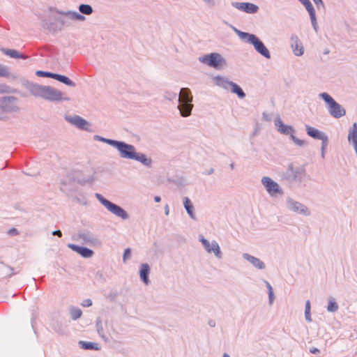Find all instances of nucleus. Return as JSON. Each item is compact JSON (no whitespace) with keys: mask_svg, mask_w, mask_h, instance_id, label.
<instances>
[{"mask_svg":"<svg viewBox=\"0 0 357 357\" xmlns=\"http://www.w3.org/2000/svg\"><path fill=\"white\" fill-rule=\"evenodd\" d=\"M27 89L33 96L41 98L50 102L69 100L68 98L63 97V93L59 90L50 86H43L33 82H29L27 84Z\"/></svg>","mask_w":357,"mask_h":357,"instance_id":"nucleus-1","label":"nucleus"},{"mask_svg":"<svg viewBox=\"0 0 357 357\" xmlns=\"http://www.w3.org/2000/svg\"><path fill=\"white\" fill-rule=\"evenodd\" d=\"M223 23L229 26L241 40H244L246 43L252 45L257 52L267 59H271V53L269 50L256 35L241 31L231 24H229L226 21H223Z\"/></svg>","mask_w":357,"mask_h":357,"instance_id":"nucleus-2","label":"nucleus"},{"mask_svg":"<svg viewBox=\"0 0 357 357\" xmlns=\"http://www.w3.org/2000/svg\"><path fill=\"white\" fill-rule=\"evenodd\" d=\"M319 98L326 103L329 114L335 118L340 119L346 114V109L339 104L330 94L326 92L320 93Z\"/></svg>","mask_w":357,"mask_h":357,"instance_id":"nucleus-3","label":"nucleus"},{"mask_svg":"<svg viewBox=\"0 0 357 357\" xmlns=\"http://www.w3.org/2000/svg\"><path fill=\"white\" fill-rule=\"evenodd\" d=\"M178 109L183 117L189 116L191 114L193 105L192 104V96L188 88H181L178 98Z\"/></svg>","mask_w":357,"mask_h":357,"instance_id":"nucleus-4","label":"nucleus"},{"mask_svg":"<svg viewBox=\"0 0 357 357\" xmlns=\"http://www.w3.org/2000/svg\"><path fill=\"white\" fill-rule=\"evenodd\" d=\"M305 174V169L301 166H294L290 163L288 167L281 174L282 180L289 183L301 182Z\"/></svg>","mask_w":357,"mask_h":357,"instance_id":"nucleus-5","label":"nucleus"},{"mask_svg":"<svg viewBox=\"0 0 357 357\" xmlns=\"http://www.w3.org/2000/svg\"><path fill=\"white\" fill-rule=\"evenodd\" d=\"M95 197L103 205L105 208L114 215L122 220H128L129 215L121 206L110 202L99 193H96Z\"/></svg>","mask_w":357,"mask_h":357,"instance_id":"nucleus-6","label":"nucleus"},{"mask_svg":"<svg viewBox=\"0 0 357 357\" xmlns=\"http://www.w3.org/2000/svg\"><path fill=\"white\" fill-rule=\"evenodd\" d=\"M199 61L215 69H220L226 65L225 59L219 53L213 52L199 58Z\"/></svg>","mask_w":357,"mask_h":357,"instance_id":"nucleus-7","label":"nucleus"},{"mask_svg":"<svg viewBox=\"0 0 357 357\" xmlns=\"http://www.w3.org/2000/svg\"><path fill=\"white\" fill-rule=\"evenodd\" d=\"M114 148L119 151V155L122 158L132 160L136 152L135 147L123 141L116 140Z\"/></svg>","mask_w":357,"mask_h":357,"instance_id":"nucleus-8","label":"nucleus"},{"mask_svg":"<svg viewBox=\"0 0 357 357\" xmlns=\"http://www.w3.org/2000/svg\"><path fill=\"white\" fill-rule=\"evenodd\" d=\"M0 109L5 113L18 112L17 98L13 96L0 97Z\"/></svg>","mask_w":357,"mask_h":357,"instance_id":"nucleus-9","label":"nucleus"},{"mask_svg":"<svg viewBox=\"0 0 357 357\" xmlns=\"http://www.w3.org/2000/svg\"><path fill=\"white\" fill-rule=\"evenodd\" d=\"M261 181L270 196L273 197L278 195H282L284 194V191L280 185L270 177L263 176Z\"/></svg>","mask_w":357,"mask_h":357,"instance_id":"nucleus-10","label":"nucleus"},{"mask_svg":"<svg viewBox=\"0 0 357 357\" xmlns=\"http://www.w3.org/2000/svg\"><path fill=\"white\" fill-rule=\"evenodd\" d=\"M287 208L297 214L309 216L310 211L308 208L301 202L295 201L291 197H287L286 199Z\"/></svg>","mask_w":357,"mask_h":357,"instance_id":"nucleus-11","label":"nucleus"},{"mask_svg":"<svg viewBox=\"0 0 357 357\" xmlns=\"http://www.w3.org/2000/svg\"><path fill=\"white\" fill-rule=\"evenodd\" d=\"M65 119L82 130H90V123L78 115L66 116Z\"/></svg>","mask_w":357,"mask_h":357,"instance_id":"nucleus-12","label":"nucleus"},{"mask_svg":"<svg viewBox=\"0 0 357 357\" xmlns=\"http://www.w3.org/2000/svg\"><path fill=\"white\" fill-rule=\"evenodd\" d=\"M231 6L236 9L248 14L257 13L259 6L250 2H231Z\"/></svg>","mask_w":357,"mask_h":357,"instance_id":"nucleus-13","label":"nucleus"},{"mask_svg":"<svg viewBox=\"0 0 357 357\" xmlns=\"http://www.w3.org/2000/svg\"><path fill=\"white\" fill-rule=\"evenodd\" d=\"M275 126L277 127L278 131L284 135H289L290 138L295 134V130L293 126L290 125H285L283 123L280 117H277L275 120Z\"/></svg>","mask_w":357,"mask_h":357,"instance_id":"nucleus-14","label":"nucleus"},{"mask_svg":"<svg viewBox=\"0 0 357 357\" xmlns=\"http://www.w3.org/2000/svg\"><path fill=\"white\" fill-rule=\"evenodd\" d=\"M305 8V9L307 10L310 17V20L312 22V25L313 26V29L317 32L318 30V25L317 22V17H316V13L315 10L310 2V0H298Z\"/></svg>","mask_w":357,"mask_h":357,"instance_id":"nucleus-15","label":"nucleus"},{"mask_svg":"<svg viewBox=\"0 0 357 357\" xmlns=\"http://www.w3.org/2000/svg\"><path fill=\"white\" fill-rule=\"evenodd\" d=\"M305 130L307 135L310 137L315 139H320L321 142L324 141V143H326V139H328V136L324 132L310 126L305 125Z\"/></svg>","mask_w":357,"mask_h":357,"instance_id":"nucleus-16","label":"nucleus"},{"mask_svg":"<svg viewBox=\"0 0 357 357\" xmlns=\"http://www.w3.org/2000/svg\"><path fill=\"white\" fill-rule=\"evenodd\" d=\"M79 237L83 240L84 243L91 245H100L101 244V241L97 236L91 232L79 233Z\"/></svg>","mask_w":357,"mask_h":357,"instance_id":"nucleus-17","label":"nucleus"},{"mask_svg":"<svg viewBox=\"0 0 357 357\" xmlns=\"http://www.w3.org/2000/svg\"><path fill=\"white\" fill-rule=\"evenodd\" d=\"M68 248L80 255L84 258H90L94 254V252L91 249L75 244H69Z\"/></svg>","mask_w":357,"mask_h":357,"instance_id":"nucleus-18","label":"nucleus"},{"mask_svg":"<svg viewBox=\"0 0 357 357\" xmlns=\"http://www.w3.org/2000/svg\"><path fill=\"white\" fill-rule=\"evenodd\" d=\"M291 40L294 54L297 56H302L304 53V47L298 37L296 35H292Z\"/></svg>","mask_w":357,"mask_h":357,"instance_id":"nucleus-19","label":"nucleus"},{"mask_svg":"<svg viewBox=\"0 0 357 357\" xmlns=\"http://www.w3.org/2000/svg\"><path fill=\"white\" fill-rule=\"evenodd\" d=\"M243 258L249 261L254 267L257 269L263 270L266 268L265 264L260 259L248 253L243 254Z\"/></svg>","mask_w":357,"mask_h":357,"instance_id":"nucleus-20","label":"nucleus"},{"mask_svg":"<svg viewBox=\"0 0 357 357\" xmlns=\"http://www.w3.org/2000/svg\"><path fill=\"white\" fill-rule=\"evenodd\" d=\"M132 160L142 163L146 167L151 168L152 167V159L143 153L136 151Z\"/></svg>","mask_w":357,"mask_h":357,"instance_id":"nucleus-21","label":"nucleus"},{"mask_svg":"<svg viewBox=\"0 0 357 357\" xmlns=\"http://www.w3.org/2000/svg\"><path fill=\"white\" fill-rule=\"evenodd\" d=\"M150 266L148 264H142L139 268V277L141 280L146 285L149 284Z\"/></svg>","mask_w":357,"mask_h":357,"instance_id":"nucleus-22","label":"nucleus"},{"mask_svg":"<svg viewBox=\"0 0 357 357\" xmlns=\"http://www.w3.org/2000/svg\"><path fill=\"white\" fill-rule=\"evenodd\" d=\"M56 13L61 15L68 16L70 20H77V21H84L86 17L83 15V14L78 13L76 11L68 10V11H62L56 10Z\"/></svg>","mask_w":357,"mask_h":357,"instance_id":"nucleus-23","label":"nucleus"},{"mask_svg":"<svg viewBox=\"0 0 357 357\" xmlns=\"http://www.w3.org/2000/svg\"><path fill=\"white\" fill-rule=\"evenodd\" d=\"M1 52L6 56L13 59H26L29 56L14 49L1 48Z\"/></svg>","mask_w":357,"mask_h":357,"instance_id":"nucleus-24","label":"nucleus"},{"mask_svg":"<svg viewBox=\"0 0 357 357\" xmlns=\"http://www.w3.org/2000/svg\"><path fill=\"white\" fill-rule=\"evenodd\" d=\"M215 84L226 90L230 89V87L234 82L229 80L227 78L222 76H216L213 78Z\"/></svg>","mask_w":357,"mask_h":357,"instance_id":"nucleus-25","label":"nucleus"},{"mask_svg":"<svg viewBox=\"0 0 357 357\" xmlns=\"http://www.w3.org/2000/svg\"><path fill=\"white\" fill-rule=\"evenodd\" d=\"M183 206L188 214V215L192 219L196 220L197 218L194 213V206L192 204L190 199L185 197L183 198Z\"/></svg>","mask_w":357,"mask_h":357,"instance_id":"nucleus-26","label":"nucleus"},{"mask_svg":"<svg viewBox=\"0 0 357 357\" xmlns=\"http://www.w3.org/2000/svg\"><path fill=\"white\" fill-rule=\"evenodd\" d=\"M79 347L84 350H93V351H99L100 349V347L99 344L92 342H86V341H79L78 342Z\"/></svg>","mask_w":357,"mask_h":357,"instance_id":"nucleus-27","label":"nucleus"},{"mask_svg":"<svg viewBox=\"0 0 357 357\" xmlns=\"http://www.w3.org/2000/svg\"><path fill=\"white\" fill-rule=\"evenodd\" d=\"M43 27L50 32L56 33L60 31L57 21L49 22L46 20H43Z\"/></svg>","mask_w":357,"mask_h":357,"instance_id":"nucleus-28","label":"nucleus"},{"mask_svg":"<svg viewBox=\"0 0 357 357\" xmlns=\"http://www.w3.org/2000/svg\"><path fill=\"white\" fill-rule=\"evenodd\" d=\"M96 331H97L98 335L100 336V337L105 342H109V337L106 335V334L105 333L103 326H102V322L100 317L97 318V319L96 321Z\"/></svg>","mask_w":357,"mask_h":357,"instance_id":"nucleus-29","label":"nucleus"},{"mask_svg":"<svg viewBox=\"0 0 357 357\" xmlns=\"http://www.w3.org/2000/svg\"><path fill=\"white\" fill-rule=\"evenodd\" d=\"M54 79L71 87L76 86V84L66 75L55 73Z\"/></svg>","mask_w":357,"mask_h":357,"instance_id":"nucleus-30","label":"nucleus"},{"mask_svg":"<svg viewBox=\"0 0 357 357\" xmlns=\"http://www.w3.org/2000/svg\"><path fill=\"white\" fill-rule=\"evenodd\" d=\"M68 16L61 15V17H58L55 18V20L57 21L59 24V28L60 31L64 29L65 26H68L70 24L69 21Z\"/></svg>","mask_w":357,"mask_h":357,"instance_id":"nucleus-31","label":"nucleus"},{"mask_svg":"<svg viewBox=\"0 0 357 357\" xmlns=\"http://www.w3.org/2000/svg\"><path fill=\"white\" fill-rule=\"evenodd\" d=\"M230 91L231 93L236 94L237 96L241 99L244 98L246 96L242 88L235 82H233L231 84Z\"/></svg>","mask_w":357,"mask_h":357,"instance_id":"nucleus-32","label":"nucleus"},{"mask_svg":"<svg viewBox=\"0 0 357 357\" xmlns=\"http://www.w3.org/2000/svg\"><path fill=\"white\" fill-rule=\"evenodd\" d=\"M69 313H70L71 319L73 320L78 319L79 318H80V317L82 314V312L81 309H79L77 307H75V306H71L70 307Z\"/></svg>","mask_w":357,"mask_h":357,"instance_id":"nucleus-33","label":"nucleus"},{"mask_svg":"<svg viewBox=\"0 0 357 357\" xmlns=\"http://www.w3.org/2000/svg\"><path fill=\"white\" fill-rule=\"evenodd\" d=\"M339 308L338 304L336 302V300L333 297H330L328 298V304L327 306V310L330 312H335L337 311Z\"/></svg>","mask_w":357,"mask_h":357,"instance_id":"nucleus-34","label":"nucleus"},{"mask_svg":"<svg viewBox=\"0 0 357 357\" xmlns=\"http://www.w3.org/2000/svg\"><path fill=\"white\" fill-rule=\"evenodd\" d=\"M78 9L82 14L86 15H89L93 12L92 6L89 4H80L78 7Z\"/></svg>","mask_w":357,"mask_h":357,"instance_id":"nucleus-35","label":"nucleus"},{"mask_svg":"<svg viewBox=\"0 0 357 357\" xmlns=\"http://www.w3.org/2000/svg\"><path fill=\"white\" fill-rule=\"evenodd\" d=\"M211 252H213L215 257L218 259H221L222 253L220 250L218 243L215 241H213L211 243Z\"/></svg>","mask_w":357,"mask_h":357,"instance_id":"nucleus-36","label":"nucleus"},{"mask_svg":"<svg viewBox=\"0 0 357 357\" xmlns=\"http://www.w3.org/2000/svg\"><path fill=\"white\" fill-rule=\"evenodd\" d=\"M93 139L94 140H96V141H98V142H104V143H106L112 146H114V144L116 142V139H108V138H105L104 137H102V136H100V135H94L93 136Z\"/></svg>","mask_w":357,"mask_h":357,"instance_id":"nucleus-37","label":"nucleus"},{"mask_svg":"<svg viewBox=\"0 0 357 357\" xmlns=\"http://www.w3.org/2000/svg\"><path fill=\"white\" fill-rule=\"evenodd\" d=\"M264 282H265L266 286L267 289H268L269 305H272L273 301H274V299H275V295H274V293H273V290L272 286L266 280H264Z\"/></svg>","mask_w":357,"mask_h":357,"instance_id":"nucleus-38","label":"nucleus"},{"mask_svg":"<svg viewBox=\"0 0 357 357\" xmlns=\"http://www.w3.org/2000/svg\"><path fill=\"white\" fill-rule=\"evenodd\" d=\"M305 318L307 321H312L311 314H310V301H307L305 306Z\"/></svg>","mask_w":357,"mask_h":357,"instance_id":"nucleus-39","label":"nucleus"},{"mask_svg":"<svg viewBox=\"0 0 357 357\" xmlns=\"http://www.w3.org/2000/svg\"><path fill=\"white\" fill-rule=\"evenodd\" d=\"M36 75L40 77H50L54 79L55 73L48 71L37 70Z\"/></svg>","mask_w":357,"mask_h":357,"instance_id":"nucleus-40","label":"nucleus"},{"mask_svg":"<svg viewBox=\"0 0 357 357\" xmlns=\"http://www.w3.org/2000/svg\"><path fill=\"white\" fill-rule=\"evenodd\" d=\"M164 98L169 101L175 100L177 98V93L172 91H165L164 93Z\"/></svg>","mask_w":357,"mask_h":357,"instance_id":"nucleus-41","label":"nucleus"},{"mask_svg":"<svg viewBox=\"0 0 357 357\" xmlns=\"http://www.w3.org/2000/svg\"><path fill=\"white\" fill-rule=\"evenodd\" d=\"M200 241L202 242L206 252L210 253L211 244H210L209 241L207 239L204 238L203 236H202V238H200Z\"/></svg>","mask_w":357,"mask_h":357,"instance_id":"nucleus-42","label":"nucleus"},{"mask_svg":"<svg viewBox=\"0 0 357 357\" xmlns=\"http://www.w3.org/2000/svg\"><path fill=\"white\" fill-rule=\"evenodd\" d=\"M131 256V249L128 248L124 250L123 255V261L126 262Z\"/></svg>","mask_w":357,"mask_h":357,"instance_id":"nucleus-43","label":"nucleus"},{"mask_svg":"<svg viewBox=\"0 0 357 357\" xmlns=\"http://www.w3.org/2000/svg\"><path fill=\"white\" fill-rule=\"evenodd\" d=\"M291 139L298 146H302L305 144V141L298 139L295 137L294 134L291 136Z\"/></svg>","mask_w":357,"mask_h":357,"instance_id":"nucleus-44","label":"nucleus"},{"mask_svg":"<svg viewBox=\"0 0 357 357\" xmlns=\"http://www.w3.org/2000/svg\"><path fill=\"white\" fill-rule=\"evenodd\" d=\"M8 75H9V73H8V70L4 66H3L2 65L0 64V77H8Z\"/></svg>","mask_w":357,"mask_h":357,"instance_id":"nucleus-45","label":"nucleus"},{"mask_svg":"<svg viewBox=\"0 0 357 357\" xmlns=\"http://www.w3.org/2000/svg\"><path fill=\"white\" fill-rule=\"evenodd\" d=\"M10 86H8L4 84H0V93H10Z\"/></svg>","mask_w":357,"mask_h":357,"instance_id":"nucleus-46","label":"nucleus"},{"mask_svg":"<svg viewBox=\"0 0 357 357\" xmlns=\"http://www.w3.org/2000/svg\"><path fill=\"white\" fill-rule=\"evenodd\" d=\"M328 144V139H326V143H324V141L321 142V157L323 158L325 156V151H326V149Z\"/></svg>","mask_w":357,"mask_h":357,"instance_id":"nucleus-47","label":"nucleus"},{"mask_svg":"<svg viewBox=\"0 0 357 357\" xmlns=\"http://www.w3.org/2000/svg\"><path fill=\"white\" fill-rule=\"evenodd\" d=\"M7 234L10 236H17L19 234V231L16 228L13 227L8 231Z\"/></svg>","mask_w":357,"mask_h":357,"instance_id":"nucleus-48","label":"nucleus"},{"mask_svg":"<svg viewBox=\"0 0 357 357\" xmlns=\"http://www.w3.org/2000/svg\"><path fill=\"white\" fill-rule=\"evenodd\" d=\"M314 1V3H315V5L317 6V7L318 8H325V5H324V3L322 0H312Z\"/></svg>","mask_w":357,"mask_h":357,"instance_id":"nucleus-49","label":"nucleus"},{"mask_svg":"<svg viewBox=\"0 0 357 357\" xmlns=\"http://www.w3.org/2000/svg\"><path fill=\"white\" fill-rule=\"evenodd\" d=\"M84 307H90L92 305V301L89 298L85 299L81 303Z\"/></svg>","mask_w":357,"mask_h":357,"instance_id":"nucleus-50","label":"nucleus"},{"mask_svg":"<svg viewBox=\"0 0 357 357\" xmlns=\"http://www.w3.org/2000/svg\"><path fill=\"white\" fill-rule=\"evenodd\" d=\"M52 234L53 236H57L59 237H61L62 236V232L61 231V230L59 229H57V230H55V231H53Z\"/></svg>","mask_w":357,"mask_h":357,"instance_id":"nucleus-51","label":"nucleus"},{"mask_svg":"<svg viewBox=\"0 0 357 357\" xmlns=\"http://www.w3.org/2000/svg\"><path fill=\"white\" fill-rule=\"evenodd\" d=\"M310 352L313 354H318L320 353V350L317 348L313 347L310 349Z\"/></svg>","mask_w":357,"mask_h":357,"instance_id":"nucleus-52","label":"nucleus"},{"mask_svg":"<svg viewBox=\"0 0 357 357\" xmlns=\"http://www.w3.org/2000/svg\"><path fill=\"white\" fill-rule=\"evenodd\" d=\"M213 172H214V169L211 167V168H210V169H207V170L204 171V172H203V174H206V175H211V174H212Z\"/></svg>","mask_w":357,"mask_h":357,"instance_id":"nucleus-53","label":"nucleus"},{"mask_svg":"<svg viewBox=\"0 0 357 357\" xmlns=\"http://www.w3.org/2000/svg\"><path fill=\"white\" fill-rule=\"evenodd\" d=\"M204 3L208 4V6H213L215 5V1L214 0H203Z\"/></svg>","mask_w":357,"mask_h":357,"instance_id":"nucleus-54","label":"nucleus"},{"mask_svg":"<svg viewBox=\"0 0 357 357\" xmlns=\"http://www.w3.org/2000/svg\"><path fill=\"white\" fill-rule=\"evenodd\" d=\"M94 181H95V178H94L93 176H91L89 177L86 181H84V183H92Z\"/></svg>","mask_w":357,"mask_h":357,"instance_id":"nucleus-55","label":"nucleus"},{"mask_svg":"<svg viewBox=\"0 0 357 357\" xmlns=\"http://www.w3.org/2000/svg\"><path fill=\"white\" fill-rule=\"evenodd\" d=\"M262 118L264 120L269 121L268 115L266 114V113H263Z\"/></svg>","mask_w":357,"mask_h":357,"instance_id":"nucleus-56","label":"nucleus"},{"mask_svg":"<svg viewBox=\"0 0 357 357\" xmlns=\"http://www.w3.org/2000/svg\"><path fill=\"white\" fill-rule=\"evenodd\" d=\"M208 325L211 326V327H214L215 326V321L213 320H210L208 321Z\"/></svg>","mask_w":357,"mask_h":357,"instance_id":"nucleus-57","label":"nucleus"},{"mask_svg":"<svg viewBox=\"0 0 357 357\" xmlns=\"http://www.w3.org/2000/svg\"><path fill=\"white\" fill-rule=\"evenodd\" d=\"M154 201H155V202H160L161 201V198H160V196H155V197H154Z\"/></svg>","mask_w":357,"mask_h":357,"instance_id":"nucleus-58","label":"nucleus"},{"mask_svg":"<svg viewBox=\"0 0 357 357\" xmlns=\"http://www.w3.org/2000/svg\"><path fill=\"white\" fill-rule=\"evenodd\" d=\"M169 206H168V205H167L165 208V215H167L169 214Z\"/></svg>","mask_w":357,"mask_h":357,"instance_id":"nucleus-59","label":"nucleus"},{"mask_svg":"<svg viewBox=\"0 0 357 357\" xmlns=\"http://www.w3.org/2000/svg\"><path fill=\"white\" fill-rule=\"evenodd\" d=\"M329 52H330V50L328 49H327V48L325 49L324 51V54H329Z\"/></svg>","mask_w":357,"mask_h":357,"instance_id":"nucleus-60","label":"nucleus"},{"mask_svg":"<svg viewBox=\"0 0 357 357\" xmlns=\"http://www.w3.org/2000/svg\"><path fill=\"white\" fill-rule=\"evenodd\" d=\"M234 166H235V165H234V162H232V163H231V164L229 165V167H230V168H231V169H234Z\"/></svg>","mask_w":357,"mask_h":357,"instance_id":"nucleus-61","label":"nucleus"},{"mask_svg":"<svg viewBox=\"0 0 357 357\" xmlns=\"http://www.w3.org/2000/svg\"><path fill=\"white\" fill-rule=\"evenodd\" d=\"M222 357H230L227 354H224Z\"/></svg>","mask_w":357,"mask_h":357,"instance_id":"nucleus-62","label":"nucleus"},{"mask_svg":"<svg viewBox=\"0 0 357 357\" xmlns=\"http://www.w3.org/2000/svg\"><path fill=\"white\" fill-rule=\"evenodd\" d=\"M15 274V273L12 272L11 273L9 274V276H12V275H13Z\"/></svg>","mask_w":357,"mask_h":357,"instance_id":"nucleus-63","label":"nucleus"},{"mask_svg":"<svg viewBox=\"0 0 357 357\" xmlns=\"http://www.w3.org/2000/svg\"><path fill=\"white\" fill-rule=\"evenodd\" d=\"M3 119V117L0 116V120H2Z\"/></svg>","mask_w":357,"mask_h":357,"instance_id":"nucleus-64","label":"nucleus"}]
</instances>
